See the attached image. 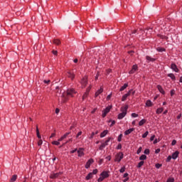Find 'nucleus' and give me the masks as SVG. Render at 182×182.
<instances>
[{"mask_svg": "<svg viewBox=\"0 0 182 182\" xmlns=\"http://www.w3.org/2000/svg\"><path fill=\"white\" fill-rule=\"evenodd\" d=\"M161 166H163L161 164H156V165H155L156 168H160V167H161Z\"/></svg>", "mask_w": 182, "mask_h": 182, "instance_id": "obj_49", "label": "nucleus"}, {"mask_svg": "<svg viewBox=\"0 0 182 182\" xmlns=\"http://www.w3.org/2000/svg\"><path fill=\"white\" fill-rule=\"evenodd\" d=\"M132 132H134V128H131L129 129L126 130L124 132L125 136H129V134H130V133H132Z\"/></svg>", "mask_w": 182, "mask_h": 182, "instance_id": "obj_18", "label": "nucleus"}, {"mask_svg": "<svg viewBox=\"0 0 182 182\" xmlns=\"http://www.w3.org/2000/svg\"><path fill=\"white\" fill-rule=\"evenodd\" d=\"M132 117H139V114H137L136 113H132Z\"/></svg>", "mask_w": 182, "mask_h": 182, "instance_id": "obj_53", "label": "nucleus"}, {"mask_svg": "<svg viewBox=\"0 0 182 182\" xmlns=\"http://www.w3.org/2000/svg\"><path fill=\"white\" fill-rule=\"evenodd\" d=\"M101 93H103V87H100V88L95 92V97H97V96H99V95H101Z\"/></svg>", "mask_w": 182, "mask_h": 182, "instance_id": "obj_15", "label": "nucleus"}, {"mask_svg": "<svg viewBox=\"0 0 182 182\" xmlns=\"http://www.w3.org/2000/svg\"><path fill=\"white\" fill-rule=\"evenodd\" d=\"M146 159H147V156H146L145 154H142L139 157V160H141V161H143V160H146Z\"/></svg>", "mask_w": 182, "mask_h": 182, "instance_id": "obj_32", "label": "nucleus"}, {"mask_svg": "<svg viewBox=\"0 0 182 182\" xmlns=\"http://www.w3.org/2000/svg\"><path fill=\"white\" fill-rule=\"evenodd\" d=\"M51 144L54 146H59V144H60V142H59L58 141H53L51 142Z\"/></svg>", "mask_w": 182, "mask_h": 182, "instance_id": "obj_36", "label": "nucleus"}, {"mask_svg": "<svg viewBox=\"0 0 182 182\" xmlns=\"http://www.w3.org/2000/svg\"><path fill=\"white\" fill-rule=\"evenodd\" d=\"M132 92H133V89L129 90V92L124 95L122 97V102H125V100H127V97H129V96H130V95H132Z\"/></svg>", "mask_w": 182, "mask_h": 182, "instance_id": "obj_6", "label": "nucleus"}, {"mask_svg": "<svg viewBox=\"0 0 182 182\" xmlns=\"http://www.w3.org/2000/svg\"><path fill=\"white\" fill-rule=\"evenodd\" d=\"M69 134H70V132L65 133V134L62 136L63 139H66V137H68V136Z\"/></svg>", "mask_w": 182, "mask_h": 182, "instance_id": "obj_43", "label": "nucleus"}, {"mask_svg": "<svg viewBox=\"0 0 182 182\" xmlns=\"http://www.w3.org/2000/svg\"><path fill=\"white\" fill-rule=\"evenodd\" d=\"M171 161V156H168L166 159V161Z\"/></svg>", "mask_w": 182, "mask_h": 182, "instance_id": "obj_57", "label": "nucleus"}, {"mask_svg": "<svg viewBox=\"0 0 182 182\" xmlns=\"http://www.w3.org/2000/svg\"><path fill=\"white\" fill-rule=\"evenodd\" d=\"M123 153L118 154L115 157L114 161H118V163H120L123 159Z\"/></svg>", "mask_w": 182, "mask_h": 182, "instance_id": "obj_8", "label": "nucleus"}, {"mask_svg": "<svg viewBox=\"0 0 182 182\" xmlns=\"http://www.w3.org/2000/svg\"><path fill=\"white\" fill-rule=\"evenodd\" d=\"M87 96H89V94L87 92H85L84 95H82V100H85V99H86Z\"/></svg>", "mask_w": 182, "mask_h": 182, "instance_id": "obj_39", "label": "nucleus"}, {"mask_svg": "<svg viewBox=\"0 0 182 182\" xmlns=\"http://www.w3.org/2000/svg\"><path fill=\"white\" fill-rule=\"evenodd\" d=\"M124 171H126V166H123L119 169V173H123Z\"/></svg>", "mask_w": 182, "mask_h": 182, "instance_id": "obj_41", "label": "nucleus"}, {"mask_svg": "<svg viewBox=\"0 0 182 182\" xmlns=\"http://www.w3.org/2000/svg\"><path fill=\"white\" fill-rule=\"evenodd\" d=\"M123 137V134H120L118 136L117 141H122V138Z\"/></svg>", "mask_w": 182, "mask_h": 182, "instance_id": "obj_40", "label": "nucleus"}, {"mask_svg": "<svg viewBox=\"0 0 182 182\" xmlns=\"http://www.w3.org/2000/svg\"><path fill=\"white\" fill-rule=\"evenodd\" d=\"M52 52L55 56L58 55V50H53Z\"/></svg>", "mask_w": 182, "mask_h": 182, "instance_id": "obj_61", "label": "nucleus"}, {"mask_svg": "<svg viewBox=\"0 0 182 182\" xmlns=\"http://www.w3.org/2000/svg\"><path fill=\"white\" fill-rule=\"evenodd\" d=\"M111 73H112V70L111 69L107 70V75H109Z\"/></svg>", "mask_w": 182, "mask_h": 182, "instance_id": "obj_62", "label": "nucleus"}, {"mask_svg": "<svg viewBox=\"0 0 182 182\" xmlns=\"http://www.w3.org/2000/svg\"><path fill=\"white\" fill-rule=\"evenodd\" d=\"M79 136H82V131L79 132L76 135V137H79Z\"/></svg>", "mask_w": 182, "mask_h": 182, "instance_id": "obj_59", "label": "nucleus"}, {"mask_svg": "<svg viewBox=\"0 0 182 182\" xmlns=\"http://www.w3.org/2000/svg\"><path fill=\"white\" fill-rule=\"evenodd\" d=\"M158 36L161 39H165V41H167V39H168V37H167L166 36H164V35H161V34L158 35Z\"/></svg>", "mask_w": 182, "mask_h": 182, "instance_id": "obj_31", "label": "nucleus"}, {"mask_svg": "<svg viewBox=\"0 0 182 182\" xmlns=\"http://www.w3.org/2000/svg\"><path fill=\"white\" fill-rule=\"evenodd\" d=\"M138 33H139V36H141V35H144V30L139 28V30L138 31Z\"/></svg>", "mask_w": 182, "mask_h": 182, "instance_id": "obj_37", "label": "nucleus"}, {"mask_svg": "<svg viewBox=\"0 0 182 182\" xmlns=\"http://www.w3.org/2000/svg\"><path fill=\"white\" fill-rule=\"evenodd\" d=\"M137 70H139V67L137 66V65H134L132 70H129V75H133V73H134Z\"/></svg>", "mask_w": 182, "mask_h": 182, "instance_id": "obj_9", "label": "nucleus"}, {"mask_svg": "<svg viewBox=\"0 0 182 182\" xmlns=\"http://www.w3.org/2000/svg\"><path fill=\"white\" fill-rule=\"evenodd\" d=\"M112 107H113L112 105H109L108 107H107L103 111H102V117H105V116L107 115V113H109V112H110V109H112Z\"/></svg>", "mask_w": 182, "mask_h": 182, "instance_id": "obj_4", "label": "nucleus"}, {"mask_svg": "<svg viewBox=\"0 0 182 182\" xmlns=\"http://www.w3.org/2000/svg\"><path fill=\"white\" fill-rule=\"evenodd\" d=\"M97 172H98L97 169H94L92 172H91V173H92V176H93V174H97Z\"/></svg>", "mask_w": 182, "mask_h": 182, "instance_id": "obj_52", "label": "nucleus"}, {"mask_svg": "<svg viewBox=\"0 0 182 182\" xmlns=\"http://www.w3.org/2000/svg\"><path fill=\"white\" fill-rule=\"evenodd\" d=\"M146 122H147V119H143L139 122V126H143Z\"/></svg>", "mask_w": 182, "mask_h": 182, "instance_id": "obj_27", "label": "nucleus"}, {"mask_svg": "<svg viewBox=\"0 0 182 182\" xmlns=\"http://www.w3.org/2000/svg\"><path fill=\"white\" fill-rule=\"evenodd\" d=\"M55 89H56V90H57V91H56V96L59 97V95H60L62 90H60V91H59V89H60V87H59V86H57V87H55Z\"/></svg>", "mask_w": 182, "mask_h": 182, "instance_id": "obj_29", "label": "nucleus"}, {"mask_svg": "<svg viewBox=\"0 0 182 182\" xmlns=\"http://www.w3.org/2000/svg\"><path fill=\"white\" fill-rule=\"evenodd\" d=\"M117 150L122 149V144H119L117 146Z\"/></svg>", "mask_w": 182, "mask_h": 182, "instance_id": "obj_55", "label": "nucleus"}, {"mask_svg": "<svg viewBox=\"0 0 182 182\" xmlns=\"http://www.w3.org/2000/svg\"><path fill=\"white\" fill-rule=\"evenodd\" d=\"M82 87H86L87 85V77H84L80 82Z\"/></svg>", "mask_w": 182, "mask_h": 182, "instance_id": "obj_7", "label": "nucleus"}, {"mask_svg": "<svg viewBox=\"0 0 182 182\" xmlns=\"http://www.w3.org/2000/svg\"><path fill=\"white\" fill-rule=\"evenodd\" d=\"M127 109H129V105H125L124 108H121V112H122L118 114V119L119 120H122L127 114Z\"/></svg>", "mask_w": 182, "mask_h": 182, "instance_id": "obj_2", "label": "nucleus"}, {"mask_svg": "<svg viewBox=\"0 0 182 182\" xmlns=\"http://www.w3.org/2000/svg\"><path fill=\"white\" fill-rule=\"evenodd\" d=\"M144 161H141L138 164V165L136 166V167H137V168H141V166H144Z\"/></svg>", "mask_w": 182, "mask_h": 182, "instance_id": "obj_30", "label": "nucleus"}, {"mask_svg": "<svg viewBox=\"0 0 182 182\" xmlns=\"http://www.w3.org/2000/svg\"><path fill=\"white\" fill-rule=\"evenodd\" d=\"M36 134H37L38 139H42V136H41V133L39 132V128L38 127V125H36Z\"/></svg>", "mask_w": 182, "mask_h": 182, "instance_id": "obj_21", "label": "nucleus"}, {"mask_svg": "<svg viewBox=\"0 0 182 182\" xmlns=\"http://www.w3.org/2000/svg\"><path fill=\"white\" fill-rule=\"evenodd\" d=\"M146 59L148 62H155L156 61V58H153L149 55L146 56Z\"/></svg>", "mask_w": 182, "mask_h": 182, "instance_id": "obj_20", "label": "nucleus"}, {"mask_svg": "<svg viewBox=\"0 0 182 182\" xmlns=\"http://www.w3.org/2000/svg\"><path fill=\"white\" fill-rule=\"evenodd\" d=\"M146 106H147V107H151V106H153V102H151V100H148L146 102Z\"/></svg>", "mask_w": 182, "mask_h": 182, "instance_id": "obj_23", "label": "nucleus"}, {"mask_svg": "<svg viewBox=\"0 0 182 182\" xmlns=\"http://www.w3.org/2000/svg\"><path fill=\"white\" fill-rule=\"evenodd\" d=\"M155 153L156 154H159V153H160V149H156Z\"/></svg>", "mask_w": 182, "mask_h": 182, "instance_id": "obj_63", "label": "nucleus"}, {"mask_svg": "<svg viewBox=\"0 0 182 182\" xmlns=\"http://www.w3.org/2000/svg\"><path fill=\"white\" fill-rule=\"evenodd\" d=\"M168 77H171V79L172 80H176V76H175L174 74H173V73H169V74H168Z\"/></svg>", "mask_w": 182, "mask_h": 182, "instance_id": "obj_28", "label": "nucleus"}, {"mask_svg": "<svg viewBox=\"0 0 182 182\" xmlns=\"http://www.w3.org/2000/svg\"><path fill=\"white\" fill-rule=\"evenodd\" d=\"M141 150H142V148L141 146H140L136 151V154H140V153H141Z\"/></svg>", "mask_w": 182, "mask_h": 182, "instance_id": "obj_48", "label": "nucleus"}, {"mask_svg": "<svg viewBox=\"0 0 182 182\" xmlns=\"http://www.w3.org/2000/svg\"><path fill=\"white\" fill-rule=\"evenodd\" d=\"M103 180H105V178L103 176H100L98 179L97 181L98 182H102L103 181Z\"/></svg>", "mask_w": 182, "mask_h": 182, "instance_id": "obj_45", "label": "nucleus"}, {"mask_svg": "<svg viewBox=\"0 0 182 182\" xmlns=\"http://www.w3.org/2000/svg\"><path fill=\"white\" fill-rule=\"evenodd\" d=\"M77 154H78V157H82V156H85V153H83V149L80 148L77 150Z\"/></svg>", "mask_w": 182, "mask_h": 182, "instance_id": "obj_16", "label": "nucleus"}, {"mask_svg": "<svg viewBox=\"0 0 182 182\" xmlns=\"http://www.w3.org/2000/svg\"><path fill=\"white\" fill-rule=\"evenodd\" d=\"M43 143V141H42L41 139H39L38 141V146H42V144Z\"/></svg>", "mask_w": 182, "mask_h": 182, "instance_id": "obj_46", "label": "nucleus"}, {"mask_svg": "<svg viewBox=\"0 0 182 182\" xmlns=\"http://www.w3.org/2000/svg\"><path fill=\"white\" fill-rule=\"evenodd\" d=\"M59 112H60V109H59V108H56V109H55V113H56V114H58V113H59Z\"/></svg>", "mask_w": 182, "mask_h": 182, "instance_id": "obj_64", "label": "nucleus"}, {"mask_svg": "<svg viewBox=\"0 0 182 182\" xmlns=\"http://www.w3.org/2000/svg\"><path fill=\"white\" fill-rule=\"evenodd\" d=\"M128 87H129V84L128 83L124 84V85L120 87L119 92H123V90H124L125 89H127Z\"/></svg>", "mask_w": 182, "mask_h": 182, "instance_id": "obj_19", "label": "nucleus"}, {"mask_svg": "<svg viewBox=\"0 0 182 182\" xmlns=\"http://www.w3.org/2000/svg\"><path fill=\"white\" fill-rule=\"evenodd\" d=\"M100 75V72H97L96 76H95V80H97V79H99V76Z\"/></svg>", "mask_w": 182, "mask_h": 182, "instance_id": "obj_54", "label": "nucleus"}, {"mask_svg": "<svg viewBox=\"0 0 182 182\" xmlns=\"http://www.w3.org/2000/svg\"><path fill=\"white\" fill-rule=\"evenodd\" d=\"M176 143H177V141H176V139H173V140L172 141V142H171V145H172V146H176Z\"/></svg>", "mask_w": 182, "mask_h": 182, "instance_id": "obj_51", "label": "nucleus"}, {"mask_svg": "<svg viewBox=\"0 0 182 182\" xmlns=\"http://www.w3.org/2000/svg\"><path fill=\"white\" fill-rule=\"evenodd\" d=\"M156 50L158 52H166V48H161V47H158L156 48Z\"/></svg>", "mask_w": 182, "mask_h": 182, "instance_id": "obj_33", "label": "nucleus"}, {"mask_svg": "<svg viewBox=\"0 0 182 182\" xmlns=\"http://www.w3.org/2000/svg\"><path fill=\"white\" fill-rule=\"evenodd\" d=\"M171 69H172V70H174V72H176V73H178V72H180V70H178V68H177V65H176V63H172L171 65Z\"/></svg>", "mask_w": 182, "mask_h": 182, "instance_id": "obj_11", "label": "nucleus"}, {"mask_svg": "<svg viewBox=\"0 0 182 182\" xmlns=\"http://www.w3.org/2000/svg\"><path fill=\"white\" fill-rule=\"evenodd\" d=\"M107 133H109V131L108 130H104L101 134H100V137L102 138V137H105Z\"/></svg>", "mask_w": 182, "mask_h": 182, "instance_id": "obj_24", "label": "nucleus"}, {"mask_svg": "<svg viewBox=\"0 0 182 182\" xmlns=\"http://www.w3.org/2000/svg\"><path fill=\"white\" fill-rule=\"evenodd\" d=\"M178 154H180V152L178 151H176L173 154H172V159L173 160H176L177 157H178Z\"/></svg>", "mask_w": 182, "mask_h": 182, "instance_id": "obj_17", "label": "nucleus"}, {"mask_svg": "<svg viewBox=\"0 0 182 182\" xmlns=\"http://www.w3.org/2000/svg\"><path fill=\"white\" fill-rule=\"evenodd\" d=\"M53 43H55V45H60V40H59V39H54L53 40Z\"/></svg>", "mask_w": 182, "mask_h": 182, "instance_id": "obj_35", "label": "nucleus"}, {"mask_svg": "<svg viewBox=\"0 0 182 182\" xmlns=\"http://www.w3.org/2000/svg\"><path fill=\"white\" fill-rule=\"evenodd\" d=\"M91 178H93V173H89L85 177V180H90Z\"/></svg>", "mask_w": 182, "mask_h": 182, "instance_id": "obj_25", "label": "nucleus"}, {"mask_svg": "<svg viewBox=\"0 0 182 182\" xmlns=\"http://www.w3.org/2000/svg\"><path fill=\"white\" fill-rule=\"evenodd\" d=\"M73 95H76V91L75 89L71 88L67 90L66 93H63L61 95V103H66L69 100L68 97H73Z\"/></svg>", "mask_w": 182, "mask_h": 182, "instance_id": "obj_1", "label": "nucleus"}, {"mask_svg": "<svg viewBox=\"0 0 182 182\" xmlns=\"http://www.w3.org/2000/svg\"><path fill=\"white\" fill-rule=\"evenodd\" d=\"M62 172H58L55 173V172H52L50 175V178H52L53 180H55V178H58L59 176H62Z\"/></svg>", "mask_w": 182, "mask_h": 182, "instance_id": "obj_5", "label": "nucleus"}, {"mask_svg": "<svg viewBox=\"0 0 182 182\" xmlns=\"http://www.w3.org/2000/svg\"><path fill=\"white\" fill-rule=\"evenodd\" d=\"M94 162L95 161L93 160V159H89L85 164V168H89Z\"/></svg>", "mask_w": 182, "mask_h": 182, "instance_id": "obj_12", "label": "nucleus"}, {"mask_svg": "<svg viewBox=\"0 0 182 182\" xmlns=\"http://www.w3.org/2000/svg\"><path fill=\"white\" fill-rule=\"evenodd\" d=\"M91 89H92V86L90 85V86L86 89L85 93H88V95H89V92H90Z\"/></svg>", "mask_w": 182, "mask_h": 182, "instance_id": "obj_42", "label": "nucleus"}, {"mask_svg": "<svg viewBox=\"0 0 182 182\" xmlns=\"http://www.w3.org/2000/svg\"><path fill=\"white\" fill-rule=\"evenodd\" d=\"M99 134V131H96L95 132H92L89 139H93L94 136H96V134Z\"/></svg>", "mask_w": 182, "mask_h": 182, "instance_id": "obj_34", "label": "nucleus"}, {"mask_svg": "<svg viewBox=\"0 0 182 182\" xmlns=\"http://www.w3.org/2000/svg\"><path fill=\"white\" fill-rule=\"evenodd\" d=\"M17 178H18V175H13L10 179V182H15L16 181Z\"/></svg>", "mask_w": 182, "mask_h": 182, "instance_id": "obj_22", "label": "nucleus"}, {"mask_svg": "<svg viewBox=\"0 0 182 182\" xmlns=\"http://www.w3.org/2000/svg\"><path fill=\"white\" fill-rule=\"evenodd\" d=\"M174 95H176V90H171V96L173 97V96H174Z\"/></svg>", "mask_w": 182, "mask_h": 182, "instance_id": "obj_47", "label": "nucleus"}, {"mask_svg": "<svg viewBox=\"0 0 182 182\" xmlns=\"http://www.w3.org/2000/svg\"><path fill=\"white\" fill-rule=\"evenodd\" d=\"M144 154H150V149H146L144 151Z\"/></svg>", "mask_w": 182, "mask_h": 182, "instance_id": "obj_44", "label": "nucleus"}, {"mask_svg": "<svg viewBox=\"0 0 182 182\" xmlns=\"http://www.w3.org/2000/svg\"><path fill=\"white\" fill-rule=\"evenodd\" d=\"M43 82L44 83H46V85H49L50 83V80H44Z\"/></svg>", "mask_w": 182, "mask_h": 182, "instance_id": "obj_50", "label": "nucleus"}, {"mask_svg": "<svg viewBox=\"0 0 182 182\" xmlns=\"http://www.w3.org/2000/svg\"><path fill=\"white\" fill-rule=\"evenodd\" d=\"M164 110V108H163V107L158 108L156 109V114H160L163 113Z\"/></svg>", "mask_w": 182, "mask_h": 182, "instance_id": "obj_26", "label": "nucleus"}, {"mask_svg": "<svg viewBox=\"0 0 182 182\" xmlns=\"http://www.w3.org/2000/svg\"><path fill=\"white\" fill-rule=\"evenodd\" d=\"M111 140H113V138L108 137L107 139L100 146L99 150H103V149H105L106 146H109V141H110Z\"/></svg>", "mask_w": 182, "mask_h": 182, "instance_id": "obj_3", "label": "nucleus"}, {"mask_svg": "<svg viewBox=\"0 0 182 182\" xmlns=\"http://www.w3.org/2000/svg\"><path fill=\"white\" fill-rule=\"evenodd\" d=\"M101 177L105 178H109L110 175L109 174V171H104L100 173Z\"/></svg>", "mask_w": 182, "mask_h": 182, "instance_id": "obj_10", "label": "nucleus"}, {"mask_svg": "<svg viewBox=\"0 0 182 182\" xmlns=\"http://www.w3.org/2000/svg\"><path fill=\"white\" fill-rule=\"evenodd\" d=\"M156 87L160 93H161L162 95H166V92H164V90L163 89V87H161V85H159Z\"/></svg>", "mask_w": 182, "mask_h": 182, "instance_id": "obj_14", "label": "nucleus"}, {"mask_svg": "<svg viewBox=\"0 0 182 182\" xmlns=\"http://www.w3.org/2000/svg\"><path fill=\"white\" fill-rule=\"evenodd\" d=\"M67 76H68V77L71 79V80H73V79H75V73H73L72 72H68Z\"/></svg>", "mask_w": 182, "mask_h": 182, "instance_id": "obj_13", "label": "nucleus"}, {"mask_svg": "<svg viewBox=\"0 0 182 182\" xmlns=\"http://www.w3.org/2000/svg\"><path fill=\"white\" fill-rule=\"evenodd\" d=\"M149 136V131L145 132V133L142 135V139H146Z\"/></svg>", "mask_w": 182, "mask_h": 182, "instance_id": "obj_38", "label": "nucleus"}, {"mask_svg": "<svg viewBox=\"0 0 182 182\" xmlns=\"http://www.w3.org/2000/svg\"><path fill=\"white\" fill-rule=\"evenodd\" d=\"M155 138H156V135L151 136L150 138V141H153V140H154Z\"/></svg>", "mask_w": 182, "mask_h": 182, "instance_id": "obj_56", "label": "nucleus"}, {"mask_svg": "<svg viewBox=\"0 0 182 182\" xmlns=\"http://www.w3.org/2000/svg\"><path fill=\"white\" fill-rule=\"evenodd\" d=\"M127 177H129V173H125L124 174V178H127Z\"/></svg>", "mask_w": 182, "mask_h": 182, "instance_id": "obj_60", "label": "nucleus"}, {"mask_svg": "<svg viewBox=\"0 0 182 182\" xmlns=\"http://www.w3.org/2000/svg\"><path fill=\"white\" fill-rule=\"evenodd\" d=\"M76 151H77V149L70 151V154H73V153H76Z\"/></svg>", "mask_w": 182, "mask_h": 182, "instance_id": "obj_58", "label": "nucleus"}]
</instances>
